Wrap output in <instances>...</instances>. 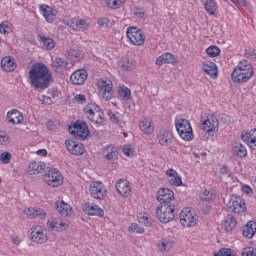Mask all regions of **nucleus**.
<instances>
[{"label": "nucleus", "mask_w": 256, "mask_h": 256, "mask_svg": "<svg viewBox=\"0 0 256 256\" xmlns=\"http://www.w3.org/2000/svg\"><path fill=\"white\" fill-rule=\"evenodd\" d=\"M134 14L136 15V17H140V18L145 16V12H143V10L140 8H136L134 11Z\"/></svg>", "instance_id": "obj_63"}, {"label": "nucleus", "mask_w": 256, "mask_h": 256, "mask_svg": "<svg viewBox=\"0 0 256 256\" xmlns=\"http://www.w3.org/2000/svg\"><path fill=\"white\" fill-rule=\"evenodd\" d=\"M29 238L35 245H45L49 241V234L47 228L41 225H34L29 230Z\"/></svg>", "instance_id": "obj_8"}, {"label": "nucleus", "mask_w": 256, "mask_h": 256, "mask_svg": "<svg viewBox=\"0 0 256 256\" xmlns=\"http://www.w3.org/2000/svg\"><path fill=\"white\" fill-rule=\"evenodd\" d=\"M74 101H76V103H80V105H85L87 97L85 94H78L74 96Z\"/></svg>", "instance_id": "obj_56"}, {"label": "nucleus", "mask_w": 256, "mask_h": 256, "mask_svg": "<svg viewBox=\"0 0 256 256\" xmlns=\"http://www.w3.org/2000/svg\"><path fill=\"white\" fill-rule=\"evenodd\" d=\"M156 217L160 223H171L175 219V204L160 203L156 208Z\"/></svg>", "instance_id": "obj_5"}, {"label": "nucleus", "mask_w": 256, "mask_h": 256, "mask_svg": "<svg viewBox=\"0 0 256 256\" xmlns=\"http://www.w3.org/2000/svg\"><path fill=\"white\" fill-rule=\"evenodd\" d=\"M119 156V152L117 151V147L114 145H108L104 150V157L107 161L114 163L117 161V157Z\"/></svg>", "instance_id": "obj_39"}, {"label": "nucleus", "mask_w": 256, "mask_h": 256, "mask_svg": "<svg viewBox=\"0 0 256 256\" xmlns=\"http://www.w3.org/2000/svg\"><path fill=\"white\" fill-rule=\"evenodd\" d=\"M245 57H247V59H251L252 61H256V50L253 49H247L244 52Z\"/></svg>", "instance_id": "obj_55"}, {"label": "nucleus", "mask_w": 256, "mask_h": 256, "mask_svg": "<svg viewBox=\"0 0 256 256\" xmlns=\"http://www.w3.org/2000/svg\"><path fill=\"white\" fill-rule=\"evenodd\" d=\"M8 123L11 125H21L24 121L23 113L17 109H12L7 112Z\"/></svg>", "instance_id": "obj_29"}, {"label": "nucleus", "mask_w": 256, "mask_h": 256, "mask_svg": "<svg viewBox=\"0 0 256 256\" xmlns=\"http://www.w3.org/2000/svg\"><path fill=\"white\" fill-rule=\"evenodd\" d=\"M201 201H213L215 199V194L209 190H205L200 196Z\"/></svg>", "instance_id": "obj_52"}, {"label": "nucleus", "mask_w": 256, "mask_h": 256, "mask_svg": "<svg viewBox=\"0 0 256 256\" xmlns=\"http://www.w3.org/2000/svg\"><path fill=\"white\" fill-rule=\"evenodd\" d=\"M138 222L145 227H151L153 225V218L148 213L143 212L138 215Z\"/></svg>", "instance_id": "obj_42"}, {"label": "nucleus", "mask_w": 256, "mask_h": 256, "mask_svg": "<svg viewBox=\"0 0 256 256\" xmlns=\"http://www.w3.org/2000/svg\"><path fill=\"white\" fill-rule=\"evenodd\" d=\"M9 144V134L5 131L0 130V145Z\"/></svg>", "instance_id": "obj_53"}, {"label": "nucleus", "mask_w": 256, "mask_h": 256, "mask_svg": "<svg viewBox=\"0 0 256 256\" xmlns=\"http://www.w3.org/2000/svg\"><path fill=\"white\" fill-rule=\"evenodd\" d=\"M139 129L144 135H152L155 132V124L149 118H143L139 121Z\"/></svg>", "instance_id": "obj_30"}, {"label": "nucleus", "mask_w": 256, "mask_h": 256, "mask_svg": "<svg viewBox=\"0 0 256 256\" xmlns=\"http://www.w3.org/2000/svg\"><path fill=\"white\" fill-rule=\"evenodd\" d=\"M176 131L183 141H193L195 139V133L193 132V126L191 122L185 118H178L175 120Z\"/></svg>", "instance_id": "obj_4"}, {"label": "nucleus", "mask_w": 256, "mask_h": 256, "mask_svg": "<svg viewBox=\"0 0 256 256\" xmlns=\"http://www.w3.org/2000/svg\"><path fill=\"white\" fill-rule=\"evenodd\" d=\"M51 67L56 73H63V71H67V61L63 58H56L52 61Z\"/></svg>", "instance_id": "obj_40"}, {"label": "nucleus", "mask_w": 256, "mask_h": 256, "mask_svg": "<svg viewBox=\"0 0 256 256\" xmlns=\"http://www.w3.org/2000/svg\"><path fill=\"white\" fill-rule=\"evenodd\" d=\"M242 256H256V250L253 247H247L242 250Z\"/></svg>", "instance_id": "obj_54"}, {"label": "nucleus", "mask_w": 256, "mask_h": 256, "mask_svg": "<svg viewBox=\"0 0 256 256\" xmlns=\"http://www.w3.org/2000/svg\"><path fill=\"white\" fill-rule=\"evenodd\" d=\"M66 25L72 29V31H87L89 29V22L79 17L71 18L67 21Z\"/></svg>", "instance_id": "obj_17"}, {"label": "nucleus", "mask_w": 256, "mask_h": 256, "mask_svg": "<svg viewBox=\"0 0 256 256\" xmlns=\"http://www.w3.org/2000/svg\"><path fill=\"white\" fill-rule=\"evenodd\" d=\"M40 15H42L46 23H53L57 19V10L53 9L47 4H41L39 6Z\"/></svg>", "instance_id": "obj_22"}, {"label": "nucleus", "mask_w": 256, "mask_h": 256, "mask_svg": "<svg viewBox=\"0 0 256 256\" xmlns=\"http://www.w3.org/2000/svg\"><path fill=\"white\" fill-rule=\"evenodd\" d=\"M122 153H124L125 157H134L135 156V148L131 144H125L122 147Z\"/></svg>", "instance_id": "obj_50"}, {"label": "nucleus", "mask_w": 256, "mask_h": 256, "mask_svg": "<svg viewBox=\"0 0 256 256\" xmlns=\"http://www.w3.org/2000/svg\"><path fill=\"white\" fill-rule=\"evenodd\" d=\"M84 114L94 125H101V123L105 121V113H103L101 107L95 103L87 104L84 108Z\"/></svg>", "instance_id": "obj_7"}, {"label": "nucleus", "mask_w": 256, "mask_h": 256, "mask_svg": "<svg viewBox=\"0 0 256 256\" xmlns=\"http://www.w3.org/2000/svg\"><path fill=\"white\" fill-rule=\"evenodd\" d=\"M68 131L70 135L80 139H87L89 137V127L81 120H77L73 126H69Z\"/></svg>", "instance_id": "obj_13"}, {"label": "nucleus", "mask_w": 256, "mask_h": 256, "mask_svg": "<svg viewBox=\"0 0 256 256\" xmlns=\"http://www.w3.org/2000/svg\"><path fill=\"white\" fill-rule=\"evenodd\" d=\"M24 215L31 217V219H45L47 212L43 208L28 207L24 209Z\"/></svg>", "instance_id": "obj_28"}, {"label": "nucleus", "mask_w": 256, "mask_h": 256, "mask_svg": "<svg viewBox=\"0 0 256 256\" xmlns=\"http://www.w3.org/2000/svg\"><path fill=\"white\" fill-rule=\"evenodd\" d=\"M68 56L70 57L71 61L77 62L81 61V59L85 57V53H83L81 50L71 49L68 52Z\"/></svg>", "instance_id": "obj_44"}, {"label": "nucleus", "mask_w": 256, "mask_h": 256, "mask_svg": "<svg viewBox=\"0 0 256 256\" xmlns=\"http://www.w3.org/2000/svg\"><path fill=\"white\" fill-rule=\"evenodd\" d=\"M156 199L159 203H171L175 199V193L169 188H160L156 193Z\"/></svg>", "instance_id": "obj_25"}, {"label": "nucleus", "mask_w": 256, "mask_h": 256, "mask_svg": "<svg viewBox=\"0 0 256 256\" xmlns=\"http://www.w3.org/2000/svg\"><path fill=\"white\" fill-rule=\"evenodd\" d=\"M1 67L7 73H11L14 69H17V62L11 56H5L1 60Z\"/></svg>", "instance_id": "obj_33"}, {"label": "nucleus", "mask_w": 256, "mask_h": 256, "mask_svg": "<svg viewBox=\"0 0 256 256\" xmlns=\"http://www.w3.org/2000/svg\"><path fill=\"white\" fill-rule=\"evenodd\" d=\"M178 63L179 60L177 56L170 52L163 53L155 61V65H157V67H163V65H177Z\"/></svg>", "instance_id": "obj_18"}, {"label": "nucleus", "mask_w": 256, "mask_h": 256, "mask_svg": "<svg viewBox=\"0 0 256 256\" xmlns=\"http://www.w3.org/2000/svg\"><path fill=\"white\" fill-rule=\"evenodd\" d=\"M55 207L62 217H69V215L73 214V207L63 200L56 201Z\"/></svg>", "instance_id": "obj_31"}, {"label": "nucleus", "mask_w": 256, "mask_h": 256, "mask_svg": "<svg viewBox=\"0 0 256 256\" xmlns=\"http://www.w3.org/2000/svg\"><path fill=\"white\" fill-rule=\"evenodd\" d=\"M254 75L255 68H253V65L246 60H242L234 67L231 73V80L233 83L241 85L249 83Z\"/></svg>", "instance_id": "obj_2"}, {"label": "nucleus", "mask_w": 256, "mask_h": 256, "mask_svg": "<svg viewBox=\"0 0 256 256\" xmlns=\"http://www.w3.org/2000/svg\"><path fill=\"white\" fill-rule=\"evenodd\" d=\"M158 145L161 147H169L173 143V132L167 129H162L157 133Z\"/></svg>", "instance_id": "obj_23"}, {"label": "nucleus", "mask_w": 256, "mask_h": 256, "mask_svg": "<svg viewBox=\"0 0 256 256\" xmlns=\"http://www.w3.org/2000/svg\"><path fill=\"white\" fill-rule=\"evenodd\" d=\"M87 77H89L87 70L78 69L71 74L70 81L72 85H84Z\"/></svg>", "instance_id": "obj_26"}, {"label": "nucleus", "mask_w": 256, "mask_h": 256, "mask_svg": "<svg viewBox=\"0 0 256 256\" xmlns=\"http://www.w3.org/2000/svg\"><path fill=\"white\" fill-rule=\"evenodd\" d=\"M99 97L105 101L113 99V82L108 78H99L96 82Z\"/></svg>", "instance_id": "obj_10"}, {"label": "nucleus", "mask_w": 256, "mask_h": 256, "mask_svg": "<svg viewBox=\"0 0 256 256\" xmlns=\"http://www.w3.org/2000/svg\"><path fill=\"white\" fill-rule=\"evenodd\" d=\"M46 185L49 187H60L63 185V174L59 172V170L53 168L50 169L43 177Z\"/></svg>", "instance_id": "obj_14"}, {"label": "nucleus", "mask_w": 256, "mask_h": 256, "mask_svg": "<svg viewBox=\"0 0 256 256\" xmlns=\"http://www.w3.org/2000/svg\"><path fill=\"white\" fill-rule=\"evenodd\" d=\"M12 157L13 155H11V153L3 152L0 154V161L3 165H9V163H11Z\"/></svg>", "instance_id": "obj_51"}, {"label": "nucleus", "mask_w": 256, "mask_h": 256, "mask_svg": "<svg viewBox=\"0 0 256 256\" xmlns=\"http://www.w3.org/2000/svg\"><path fill=\"white\" fill-rule=\"evenodd\" d=\"M206 55L211 58L218 57V55H221V49L215 45H211L206 49Z\"/></svg>", "instance_id": "obj_49"}, {"label": "nucleus", "mask_w": 256, "mask_h": 256, "mask_svg": "<svg viewBox=\"0 0 256 256\" xmlns=\"http://www.w3.org/2000/svg\"><path fill=\"white\" fill-rule=\"evenodd\" d=\"M47 227L50 231L61 233L62 231H67V229H69V223L59 218H52L47 221Z\"/></svg>", "instance_id": "obj_20"}, {"label": "nucleus", "mask_w": 256, "mask_h": 256, "mask_svg": "<svg viewBox=\"0 0 256 256\" xmlns=\"http://www.w3.org/2000/svg\"><path fill=\"white\" fill-rule=\"evenodd\" d=\"M193 156L195 157V159H202V161H204V159H207V153L205 152L200 154H197V152H194Z\"/></svg>", "instance_id": "obj_61"}, {"label": "nucleus", "mask_w": 256, "mask_h": 256, "mask_svg": "<svg viewBox=\"0 0 256 256\" xmlns=\"http://www.w3.org/2000/svg\"><path fill=\"white\" fill-rule=\"evenodd\" d=\"M28 77L31 85L35 89H47L53 76L45 64L35 63L32 65Z\"/></svg>", "instance_id": "obj_1"}, {"label": "nucleus", "mask_w": 256, "mask_h": 256, "mask_svg": "<svg viewBox=\"0 0 256 256\" xmlns=\"http://www.w3.org/2000/svg\"><path fill=\"white\" fill-rule=\"evenodd\" d=\"M45 171V163L32 161L28 164L27 172L29 175H39V173H43Z\"/></svg>", "instance_id": "obj_37"}, {"label": "nucleus", "mask_w": 256, "mask_h": 256, "mask_svg": "<svg viewBox=\"0 0 256 256\" xmlns=\"http://www.w3.org/2000/svg\"><path fill=\"white\" fill-rule=\"evenodd\" d=\"M38 41L42 49H46V51H53V49H55L56 43L53 38H49L45 35H38Z\"/></svg>", "instance_id": "obj_35"}, {"label": "nucleus", "mask_w": 256, "mask_h": 256, "mask_svg": "<svg viewBox=\"0 0 256 256\" xmlns=\"http://www.w3.org/2000/svg\"><path fill=\"white\" fill-rule=\"evenodd\" d=\"M231 151L232 155H234V157H239V159H244V157L247 155V147L240 141H235L232 144Z\"/></svg>", "instance_id": "obj_32"}, {"label": "nucleus", "mask_w": 256, "mask_h": 256, "mask_svg": "<svg viewBox=\"0 0 256 256\" xmlns=\"http://www.w3.org/2000/svg\"><path fill=\"white\" fill-rule=\"evenodd\" d=\"M235 227H237V219H235L233 215L228 214L222 222V229H224L226 233H231Z\"/></svg>", "instance_id": "obj_38"}, {"label": "nucleus", "mask_w": 256, "mask_h": 256, "mask_svg": "<svg viewBox=\"0 0 256 256\" xmlns=\"http://www.w3.org/2000/svg\"><path fill=\"white\" fill-rule=\"evenodd\" d=\"M204 9L206 13H208V15L213 17L214 15H216L219 7L217 6V2H215V0H206V2L204 3Z\"/></svg>", "instance_id": "obj_41"}, {"label": "nucleus", "mask_w": 256, "mask_h": 256, "mask_svg": "<svg viewBox=\"0 0 256 256\" xmlns=\"http://www.w3.org/2000/svg\"><path fill=\"white\" fill-rule=\"evenodd\" d=\"M118 67L122 71H133L137 67V62L133 58H123L118 62Z\"/></svg>", "instance_id": "obj_36"}, {"label": "nucleus", "mask_w": 256, "mask_h": 256, "mask_svg": "<svg viewBox=\"0 0 256 256\" xmlns=\"http://www.w3.org/2000/svg\"><path fill=\"white\" fill-rule=\"evenodd\" d=\"M11 241H12L13 245L19 246V245H21L23 240L19 236H12Z\"/></svg>", "instance_id": "obj_59"}, {"label": "nucleus", "mask_w": 256, "mask_h": 256, "mask_svg": "<svg viewBox=\"0 0 256 256\" xmlns=\"http://www.w3.org/2000/svg\"><path fill=\"white\" fill-rule=\"evenodd\" d=\"M126 37L130 45H134V47H143L145 45V33L136 26H130L126 29Z\"/></svg>", "instance_id": "obj_9"}, {"label": "nucleus", "mask_w": 256, "mask_h": 256, "mask_svg": "<svg viewBox=\"0 0 256 256\" xmlns=\"http://www.w3.org/2000/svg\"><path fill=\"white\" fill-rule=\"evenodd\" d=\"M13 32V24L8 20L3 21L0 24V33L1 35H9V33Z\"/></svg>", "instance_id": "obj_46"}, {"label": "nucleus", "mask_w": 256, "mask_h": 256, "mask_svg": "<svg viewBox=\"0 0 256 256\" xmlns=\"http://www.w3.org/2000/svg\"><path fill=\"white\" fill-rule=\"evenodd\" d=\"M65 146L71 155H83L85 153V147L82 143H77L73 140H66Z\"/></svg>", "instance_id": "obj_27"}, {"label": "nucleus", "mask_w": 256, "mask_h": 256, "mask_svg": "<svg viewBox=\"0 0 256 256\" xmlns=\"http://www.w3.org/2000/svg\"><path fill=\"white\" fill-rule=\"evenodd\" d=\"M115 189L117 193L120 195V197H123L124 199H127L128 197H131L132 193V186L131 182L127 179H119L115 183Z\"/></svg>", "instance_id": "obj_15"}, {"label": "nucleus", "mask_w": 256, "mask_h": 256, "mask_svg": "<svg viewBox=\"0 0 256 256\" xmlns=\"http://www.w3.org/2000/svg\"><path fill=\"white\" fill-rule=\"evenodd\" d=\"M118 95L124 101H129V99H131V90L127 86H125V84H121L118 87Z\"/></svg>", "instance_id": "obj_43"}, {"label": "nucleus", "mask_w": 256, "mask_h": 256, "mask_svg": "<svg viewBox=\"0 0 256 256\" xmlns=\"http://www.w3.org/2000/svg\"><path fill=\"white\" fill-rule=\"evenodd\" d=\"M255 233H256V222L253 220H250L243 227L242 235L246 239H253V237H255Z\"/></svg>", "instance_id": "obj_34"}, {"label": "nucleus", "mask_w": 256, "mask_h": 256, "mask_svg": "<svg viewBox=\"0 0 256 256\" xmlns=\"http://www.w3.org/2000/svg\"><path fill=\"white\" fill-rule=\"evenodd\" d=\"M165 175L168 179V183L172 185V187H181L183 185V178H181L177 170L169 168L165 171Z\"/></svg>", "instance_id": "obj_24"}, {"label": "nucleus", "mask_w": 256, "mask_h": 256, "mask_svg": "<svg viewBox=\"0 0 256 256\" xmlns=\"http://www.w3.org/2000/svg\"><path fill=\"white\" fill-rule=\"evenodd\" d=\"M89 193L93 199L104 201L107 197V188L101 181H92L89 185Z\"/></svg>", "instance_id": "obj_12"}, {"label": "nucleus", "mask_w": 256, "mask_h": 256, "mask_svg": "<svg viewBox=\"0 0 256 256\" xmlns=\"http://www.w3.org/2000/svg\"><path fill=\"white\" fill-rule=\"evenodd\" d=\"M137 223H132L129 227H128V231L129 233H135L137 231Z\"/></svg>", "instance_id": "obj_64"}, {"label": "nucleus", "mask_w": 256, "mask_h": 256, "mask_svg": "<svg viewBox=\"0 0 256 256\" xmlns=\"http://www.w3.org/2000/svg\"><path fill=\"white\" fill-rule=\"evenodd\" d=\"M242 192H244L246 195H252L253 189L249 187V185L242 186Z\"/></svg>", "instance_id": "obj_60"}, {"label": "nucleus", "mask_w": 256, "mask_h": 256, "mask_svg": "<svg viewBox=\"0 0 256 256\" xmlns=\"http://www.w3.org/2000/svg\"><path fill=\"white\" fill-rule=\"evenodd\" d=\"M232 3H237V5H241L242 7H247V0H231Z\"/></svg>", "instance_id": "obj_62"}, {"label": "nucleus", "mask_w": 256, "mask_h": 256, "mask_svg": "<svg viewBox=\"0 0 256 256\" xmlns=\"http://www.w3.org/2000/svg\"><path fill=\"white\" fill-rule=\"evenodd\" d=\"M40 101H42L43 105H51L53 103L51 97L45 95L40 96Z\"/></svg>", "instance_id": "obj_57"}, {"label": "nucleus", "mask_w": 256, "mask_h": 256, "mask_svg": "<svg viewBox=\"0 0 256 256\" xmlns=\"http://www.w3.org/2000/svg\"><path fill=\"white\" fill-rule=\"evenodd\" d=\"M201 69L204 75H207L208 77H210V79H217V77H219V70L215 62L204 61L201 64Z\"/></svg>", "instance_id": "obj_19"}, {"label": "nucleus", "mask_w": 256, "mask_h": 256, "mask_svg": "<svg viewBox=\"0 0 256 256\" xmlns=\"http://www.w3.org/2000/svg\"><path fill=\"white\" fill-rule=\"evenodd\" d=\"M241 139L249 149L256 151V128L248 131H242Z\"/></svg>", "instance_id": "obj_21"}, {"label": "nucleus", "mask_w": 256, "mask_h": 256, "mask_svg": "<svg viewBox=\"0 0 256 256\" xmlns=\"http://www.w3.org/2000/svg\"><path fill=\"white\" fill-rule=\"evenodd\" d=\"M108 115L113 123H117V125H120V127H123L125 125V121H123V115H121L120 113L110 111Z\"/></svg>", "instance_id": "obj_47"}, {"label": "nucleus", "mask_w": 256, "mask_h": 256, "mask_svg": "<svg viewBox=\"0 0 256 256\" xmlns=\"http://www.w3.org/2000/svg\"><path fill=\"white\" fill-rule=\"evenodd\" d=\"M200 129L209 137H215L219 133V119L213 113H206L200 118Z\"/></svg>", "instance_id": "obj_3"}, {"label": "nucleus", "mask_w": 256, "mask_h": 256, "mask_svg": "<svg viewBox=\"0 0 256 256\" xmlns=\"http://www.w3.org/2000/svg\"><path fill=\"white\" fill-rule=\"evenodd\" d=\"M108 9H121L125 5V0H105Z\"/></svg>", "instance_id": "obj_45"}, {"label": "nucleus", "mask_w": 256, "mask_h": 256, "mask_svg": "<svg viewBox=\"0 0 256 256\" xmlns=\"http://www.w3.org/2000/svg\"><path fill=\"white\" fill-rule=\"evenodd\" d=\"M180 224L185 229H192L197 227L199 223V216L197 212L191 207H185L180 211L179 214Z\"/></svg>", "instance_id": "obj_6"}, {"label": "nucleus", "mask_w": 256, "mask_h": 256, "mask_svg": "<svg viewBox=\"0 0 256 256\" xmlns=\"http://www.w3.org/2000/svg\"><path fill=\"white\" fill-rule=\"evenodd\" d=\"M173 247V241L169 240V239H162L159 243H158V249L159 251H170V249Z\"/></svg>", "instance_id": "obj_48"}, {"label": "nucleus", "mask_w": 256, "mask_h": 256, "mask_svg": "<svg viewBox=\"0 0 256 256\" xmlns=\"http://www.w3.org/2000/svg\"><path fill=\"white\" fill-rule=\"evenodd\" d=\"M226 209L229 213H245L247 205L241 196L232 195L226 204Z\"/></svg>", "instance_id": "obj_11"}, {"label": "nucleus", "mask_w": 256, "mask_h": 256, "mask_svg": "<svg viewBox=\"0 0 256 256\" xmlns=\"http://www.w3.org/2000/svg\"><path fill=\"white\" fill-rule=\"evenodd\" d=\"M97 23L100 27H105V26L109 25V19L108 18H98Z\"/></svg>", "instance_id": "obj_58"}, {"label": "nucleus", "mask_w": 256, "mask_h": 256, "mask_svg": "<svg viewBox=\"0 0 256 256\" xmlns=\"http://www.w3.org/2000/svg\"><path fill=\"white\" fill-rule=\"evenodd\" d=\"M82 211L90 217H104L105 211L99 205L86 202L82 205Z\"/></svg>", "instance_id": "obj_16"}]
</instances>
